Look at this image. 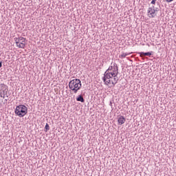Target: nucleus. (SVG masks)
<instances>
[{
  "instance_id": "nucleus-1",
  "label": "nucleus",
  "mask_w": 176,
  "mask_h": 176,
  "mask_svg": "<svg viewBox=\"0 0 176 176\" xmlns=\"http://www.w3.org/2000/svg\"><path fill=\"white\" fill-rule=\"evenodd\" d=\"M69 87L70 90L74 91V94H76L78 91L80 90V87H82V82L78 78L73 79L69 82Z\"/></svg>"
},
{
  "instance_id": "nucleus-2",
  "label": "nucleus",
  "mask_w": 176,
  "mask_h": 176,
  "mask_svg": "<svg viewBox=\"0 0 176 176\" xmlns=\"http://www.w3.org/2000/svg\"><path fill=\"white\" fill-rule=\"evenodd\" d=\"M14 112L15 115L19 118H23V116H25L28 113V108L24 104H20L16 106Z\"/></svg>"
},
{
  "instance_id": "nucleus-3",
  "label": "nucleus",
  "mask_w": 176,
  "mask_h": 176,
  "mask_svg": "<svg viewBox=\"0 0 176 176\" xmlns=\"http://www.w3.org/2000/svg\"><path fill=\"white\" fill-rule=\"evenodd\" d=\"M159 12V8H155V6H152L148 8L147 13L151 15L150 17H155V16H156V12Z\"/></svg>"
},
{
  "instance_id": "nucleus-4",
  "label": "nucleus",
  "mask_w": 176,
  "mask_h": 176,
  "mask_svg": "<svg viewBox=\"0 0 176 176\" xmlns=\"http://www.w3.org/2000/svg\"><path fill=\"white\" fill-rule=\"evenodd\" d=\"M111 73H106V78L107 79H112L113 75H118L119 74V67H113Z\"/></svg>"
},
{
  "instance_id": "nucleus-5",
  "label": "nucleus",
  "mask_w": 176,
  "mask_h": 176,
  "mask_svg": "<svg viewBox=\"0 0 176 176\" xmlns=\"http://www.w3.org/2000/svg\"><path fill=\"white\" fill-rule=\"evenodd\" d=\"M8 91H9L8 85L4 83L0 84V93L2 94L3 96H8Z\"/></svg>"
},
{
  "instance_id": "nucleus-6",
  "label": "nucleus",
  "mask_w": 176,
  "mask_h": 176,
  "mask_svg": "<svg viewBox=\"0 0 176 176\" xmlns=\"http://www.w3.org/2000/svg\"><path fill=\"white\" fill-rule=\"evenodd\" d=\"M113 69V66H110L108 69H107L104 74V76L102 77V80L103 82H107V80L108 78H107V75L106 74H111V72L110 71H112Z\"/></svg>"
},
{
  "instance_id": "nucleus-7",
  "label": "nucleus",
  "mask_w": 176,
  "mask_h": 176,
  "mask_svg": "<svg viewBox=\"0 0 176 176\" xmlns=\"http://www.w3.org/2000/svg\"><path fill=\"white\" fill-rule=\"evenodd\" d=\"M126 122V118H124L123 116H120L118 118V123L121 126V124H124Z\"/></svg>"
},
{
  "instance_id": "nucleus-8",
  "label": "nucleus",
  "mask_w": 176,
  "mask_h": 176,
  "mask_svg": "<svg viewBox=\"0 0 176 176\" xmlns=\"http://www.w3.org/2000/svg\"><path fill=\"white\" fill-rule=\"evenodd\" d=\"M152 53H153V52H140V57H144L145 56H148V57H151V56H152Z\"/></svg>"
},
{
  "instance_id": "nucleus-9",
  "label": "nucleus",
  "mask_w": 176,
  "mask_h": 176,
  "mask_svg": "<svg viewBox=\"0 0 176 176\" xmlns=\"http://www.w3.org/2000/svg\"><path fill=\"white\" fill-rule=\"evenodd\" d=\"M76 101H80V102H85V98H83V96L79 95L76 98Z\"/></svg>"
},
{
  "instance_id": "nucleus-10",
  "label": "nucleus",
  "mask_w": 176,
  "mask_h": 176,
  "mask_svg": "<svg viewBox=\"0 0 176 176\" xmlns=\"http://www.w3.org/2000/svg\"><path fill=\"white\" fill-rule=\"evenodd\" d=\"M104 85H111V83L113 85V86H115L116 83L115 82L112 81V80L107 79L106 80V82H104Z\"/></svg>"
},
{
  "instance_id": "nucleus-11",
  "label": "nucleus",
  "mask_w": 176,
  "mask_h": 176,
  "mask_svg": "<svg viewBox=\"0 0 176 176\" xmlns=\"http://www.w3.org/2000/svg\"><path fill=\"white\" fill-rule=\"evenodd\" d=\"M16 46L21 49H24L25 47V43H19V44H16Z\"/></svg>"
},
{
  "instance_id": "nucleus-12",
  "label": "nucleus",
  "mask_w": 176,
  "mask_h": 176,
  "mask_svg": "<svg viewBox=\"0 0 176 176\" xmlns=\"http://www.w3.org/2000/svg\"><path fill=\"white\" fill-rule=\"evenodd\" d=\"M113 80L112 82H114V83H118V81L119 80V78H118V75H113L112 76Z\"/></svg>"
},
{
  "instance_id": "nucleus-13",
  "label": "nucleus",
  "mask_w": 176,
  "mask_h": 176,
  "mask_svg": "<svg viewBox=\"0 0 176 176\" xmlns=\"http://www.w3.org/2000/svg\"><path fill=\"white\" fill-rule=\"evenodd\" d=\"M45 133H47V131H49V130H50V126H49V124H45Z\"/></svg>"
},
{
  "instance_id": "nucleus-14",
  "label": "nucleus",
  "mask_w": 176,
  "mask_h": 176,
  "mask_svg": "<svg viewBox=\"0 0 176 176\" xmlns=\"http://www.w3.org/2000/svg\"><path fill=\"white\" fill-rule=\"evenodd\" d=\"M126 56H129V53H123L120 56V58H124Z\"/></svg>"
},
{
  "instance_id": "nucleus-15",
  "label": "nucleus",
  "mask_w": 176,
  "mask_h": 176,
  "mask_svg": "<svg viewBox=\"0 0 176 176\" xmlns=\"http://www.w3.org/2000/svg\"><path fill=\"white\" fill-rule=\"evenodd\" d=\"M25 43V38L20 37V42L19 43Z\"/></svg>"
},
{
  "instance_id": "nucleus-16",
  "label": "nucleus",
  "mask_w": 176,
  "mask_h": 176,
  "mask_svg": "<svg viewBox=\"0 0 176 176\" xmlns=\"http://www.w3.org/2000/svg\"><path fill=\"white\" fill-rule=\"evenodd\" d=\"M14 42H15L16 45H19V43H20V37L14 38Z\"/></svg>"
},
{
  "instance_id": "nucleus-17",
  "label": "nucleus",
  "mask_w": 176,
  "mask_h": 176,
  "mask_svg": "<svg viewBox=\"0 0 176 176\" xmlns=\"http://www.w3.org/2000/svg\"><path fill=\"white\" fill-rule=\"evenodd\" d=\"M151 3L152 5H155V3H156V0H152Z\"/></svg>"
},
{
  "instance_id": "nucleus-18",
  "label": "nucleus",
  "mask_w": 176,
  "mask_h": 176,
  "mask_svg": "<svg viewBox=\"0 0 176 176\" xmlns=\"http://www.w3.org/2000/svg\"><path fill=\"white\" fill-rule=\"evenodd\" d=\"M113 68H116V67H118V64H116V63H113Z\"/></svg>"
},
{
  "instance_id": "nucleus-19",
  "label": "nucleus",
  "mask_w": 176,
  "mask_h": 176,
  "mask_svg": "<svg viewBox=\"0 0 176 176\" xmlns=\"http://www.w3.org/2000/svg\"><path fill=\"white\" fill-rule=\"evenodd\" d=\"M165 1H166V2L170 3V2H173V1H174V0H165Z\"/></svg>"
},
{
  "instance_id": "nucleus-20",
  "label": "nucleus",
  "mask_w": 176,
  "mask_h": 176,
  "mask_svg": "<svg viewBox=\"0 0 176 176\" xmlns=\"http://www.w3.org/2000/svg\"><path fill=\"white\" fill-rule=\"evenodd\" d=\"M0 68H2V62H0Z\"/></svg>"
},
{
  "instance_id": "nucleus-21",
  "label": "nucleus",
  "mask_w": 176,
  "mask_h": 176,
  "mask_svg": "<svg viewBox=\"0 0 176 176\" xmlns=\"http://www.w3.org/2000/svg\"><path fill=\"white\" fill-rule=\"evenodd\" d=\"M5 96H6V95L2 94L1 98H5Z\"/></svg>"
},
{
  "instance_id": "nucleus-22",
  "label": "nucleus",
  "mask_w": 176,
  "mask_h": 176,
  "mask_svg": "<svg viewBox=\"0 0 176 176\" xmlns=\"http://www.w3.org/2000/svg\"><path fill=\"white\" fill-rule=\"evenodd\" d=\"M8 97H9V96H8V95H6V98H8Z\"/></svg>"
},
{
  "instance_id": "nucleus-23",
  "label": "nucleus",
  "mask_w": 176,
  "mask_h": 176,
  "mask_svg": "<svg viewBox=\"0 0 176 176\" xmlns=\"http://www.w3.org/2000/svg\"><path fill=\"white\" fill-rule=\"evenodd\" d=\"M0 97H2V94H1V92H0Z\"/></svg>"
},
{
  "instance_id": "nucleus-24",
  "label": "nucleus",
  "mask_w": 176,
  "mask_h": 176,
  "mask_svg": "<svg viewBox=\"0 0 176 176\" xmlns=\"http://www.w3.org/2000/svg\"><path fill=\"white\" fill-rule=\"evenodd\" d=\"M6 101H8V99H6Z\"/></svg>"
},
{
  "instance_id": "nucleus-25",
  "label": "nucleus",
  "mask_w": 176,
  "mask_h": 176,
  "mask_svg": "<svg viewBox=\"0 0 176 176\" xmlns=\"http://www.w3.org/2000/svg\"><path fill=\"white\" fill-rule=\"evenodd\" d=\"M0 104H1V102H0Z\"/></svg>"
}]
</instances>
